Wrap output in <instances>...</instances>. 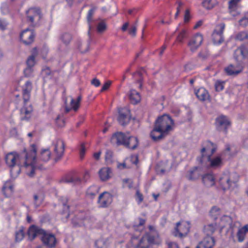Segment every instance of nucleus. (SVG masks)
Returning a JSON list of instances; mask_svg holds the SVG:
<instances>
[{"label":"nucleus","instance_id":"c9c22d12","mask_svg":"<svg viewBox=\"0 0 248 248\" xmlns=\"http://www.w3.org/2000/svg\"><path fill=\"white\" fill-rule=\"evenodd\" d=\"M216 227V223H211L205 226L204 227V232L206 236H211L215 232Z\"/></svg>","mask_w":248,"mask_h":248},{"label":"nucleus","instance_id":"49530a36","mask_svg":"<svg viewBox=\"0 0 248 248\" xmlns=\"http://www.w3.org/2000/svg\"><path fill=\"white\" fill-rule=\"evenodd\" d=\"M65 181L67 183H72L74 184H77L81 182V179L76 176H72L70 178H66Z\"/></svg>","mask_w":248,"mask_h":248},{"label":"nucleus","instance_id":"423d86ee","mask_svg":"<svg viewBox=\"0 0 248 248\" xmlns=\"http://www.w3.org/2000/svg\"><path fill=\"white\" fill-rule=\"evenodd\" d=\"M231 125V122L229 118L224 115H221L217 117L215 122L216 129L224 134H227L228 128Z\"/></svg>","mask_w":248,"mask_h":248},{"label":"nucleus","instance_id":"4be33fe9","mask_svg":"<svg viewBox=\"0 0 248 248\" xmlns=\"http://www.w3.org/2000/svg\"><path fill=\"white\" fill-rule=\"evenodd\" d=\"M19 159V155L16 152H10L6 155L5 160L6 164L10 168L14 167L16 161Z\"/></svg>","mask_w":248,"mask_h":248},{"label":"nucleus","instance_id":"6e6552de","mask_svg":"<svg viewBox=\"0 0 248 248\" xmlns=\"http://www.w3.org/2000/svg\"><path fill=\"white\" fill-rule=\"evenodd\" d=\"M189 224L187 223L181 224L180 222H177L173 234L176 237L182 238L187 235L189 232Z\"/></svg>","mask_w":248,"mask_h":248},{"label":"nucleus","instance_id":"69168bd1","mask_svg":"<svg viewBox=\"0 0 248 248\" xmlns=\"http://www.w3.org/2000/svg\"><path fill=\"white\" fill-rule=\"evenodd\" d=\"M82 0H66L67 4L71 7L75 2L80 3Z\"/></svg>","mask_w":248,"mask_h":248},{"label":"nucleus","instance_id":"7c9ffc66","mask_svg":"<svg viewBox=\"0 0 248 248\" xmlns=\"http://www.w3.org/2000/svg\"><path fill=\"white\" fill-rule=\"evenodd\" d=\"M200 176V172L197 167L189 170V173L186 175L187 178L190 181H195L199 179Z\"/></svg>","mask_w":248,"mask_h":248},{"label":"nucleus","instance_id":"aec40b11","mask_svg":"<svg viewBox=\"0 0 248 248\" xmlns=\"http://www.w3.org/2000/svg\"><path fill=\"white\" fill-rule=\"evenodd\" d=\"M215 244V240L211 236H206L202 241L200 242L196 248H212Z\"/></svg>","mask_w":248,"mask_h":248},{"label":"nucleus","instance_id":"2f4dec72","mask_svg":"<svg viewBox=\"0 0 248 248\" xmlns=\"http://www.w3.org/2000/svg\"><path fill=\"white\" fill-rule=\"evenodd\" d=\"M248 232V225H246L241 228H240L237 232L236 236L239 242H242L245 238L247 233Z\"/></svg>","mask_w":248,"mask_h":248},{"label":"nucleus","instance_id":"393cba45","mask_svg":"<svg viewBox=\"0 0 248 248\" xmlns=\"http://www.w3.org/2000/svg\"><path fill=\"white\" fill-rule=\"evenodd\" d=\"M202 181L203 184L207 187H211L215 185V178L210 173L206 174L202 176Z\"/></svg>","mask_w":248,"mask_h":248},{"label":"nucleus","instance_id":"bb28decb","mask_svg":"<svg viewBox=\"0 0 248 248\" xmlns=\"http://www.w3.org/2000/svg\"><path fill=\"white\" fill-rule=\"evenodd\" d=\"M143 73H146V71L143 67H141L139 71L132 74L133 77L136 79L137 82L139 83V87L140 89L142 86V82L143 80L142 74Z\"/></svg>","mask_w":248,"mask_h":248},{"label":"nucleus","instance_id":"ea45409f","mask_svg":"<svg viewBox=\"0 0 248 248\" xmlns=\"http://www.w3.org/2000/svg\"><path fill=\"white\" fill-rule=\"evenodd\" d=\"M60 39L65 45L67 46L72 40V36L69 33L64 32L61 35Z\"/></svg>","mask_w":248,"mask_h":248},{"label":"nucleus","instance_id":"338daca9","mask_svg":"<svg viewBox=\"0 0 248 248\" xmlns=\"http://www.w3.org/2000/svg\"><path fill=\"white\" fill-rule=\"evenodd\" d=\"M111 84V82L108 81L106 82L103 86L101 92H104L106 90H107L110 86Z\"/></svg>","mask_w":248,"mask_h":248},{"label":"nucleus","instance_id":"ddd939ff","mask_svg":"<svg viewBox=\"0 0 248 248\" xmlns=\"http://www.w3.org/2000/svg\"><path fill=\"white\" fill-rule=\"evenodd\" d=\"M130 113L129 109L126 108L119 109L118 121L121 125L124 126L129 123L130 120Z\"/></svg>","mask_w":248,"mask_h":248},{"label":"nucleus","instance_id":"8fccbe9b","mask_svg":"<svg viewBox=\"0 0 248 248\" xmlns=\"http://www.w3.org/2000/svg\"><path fill=\"white\" fill-rule=\"evenodd\" d=\"M186 37V31L183 30H182L177 37V41L180 43H182L183 39Z\"/></svg>","mask_w":248,"mask_h":248},{"label":"nucleus","instance_id":"052dcab7","mask_svg":"<svg viewBox=\"0 0 248 248\" xmlns=\"http://www.w3.org/2000/svg\"><path fill=\"white\" fill-rule=\"evenodd\" d=\"M240 0H230L229 2V8H236V6Z\"/></svg>","mask_w":248,"mask_h":248},{"label":"nucleus","instance_id":"b1692460","mask_svg":"<svg viewBox=\"0 0 248 248\" xmlns=\"http://www.w3.org/2000/svg\"><path fill=\"white\" fill-rule=\"evenodd\" d=\"M139 145V140L138 138L134 136H128L126 141L124 147L134 150L136 149Z\"/></svg>","mask_w":248,"mask_h":248},{"label":"nucleus","instance_id":"5701e85b","mask_svg":"<svg viewBox=\"0 0 248 248\" xmlns=\"http://www.w3.org/2000/svg\"><path fill=\"white\" fill-rule=\"evenodd\" d=\"M24 103V105L22 108H21L20 112L22 115L21 120L28 121L31 116V114L33 111V108L31 105L29 107L26 106V103Z\"/></svg>","mask_w":248,"mask_h":248},{"label":"nucleus","instance_id":"39448f33","mask_svg":"<svg viewBox=\"0 0 248 248\" xmlns=\"http://www.w3.org/2000/svg\"><path fill=\"white\" fill-rule=\"evenodd\" d=\"M27 22L32 27L39 26L42 18L41 9L38 7H31L26 12Z\"/></svg>","mask_w":248,"mask_h":248},{"label":"nucleus","instance_id":"dca6fc26","mask_svg":"<svg viewBox=\"0 0 248 248\" xmlns=\"http://www.w3.org/2000/svg\"><path fill=\"white\" fill-rule=\"evenodd\" d=\"M203 41L202 36L199 33L195 34L189 41L188 46L192 52L195 51L201 45Z\"/></svg>","mask_w":248,"mask_h":248},{"label":"nucleus","instance_id":"f257e3e1","mask_svg":"<svg viewBox=\"0 0 248 248\" xmlns=\"http://www.w3.org/2000/svg\"><path fill=\"white\" fill-rule=\"evenodd\" d=\"M174 124L173 120L170 116L164 114L157 118L154 124V127L150 133V136L154 141L161 140L172 130L171 125Z\"/></svg>","mask_w":248,"mask_h":248},{"label":"nucleus","instance_id":"473e14b6","mask_svg":"<svg viewBox=\"0 0 248 248\" xmlns=\"http://www.w3.org/2000/svg\"><path fill=\"white\" fill-rule=\"evenodd\" d=\"M196 95L201 101H204L209 98L207 91L203 88H200L196 93Z\"/></svg>","mask_w":248,"mask_h":248},{"label":"nucleus","instance_id":"13d9d810","mask_svg":"<svg viewBox=\"0 0 248 248\" xmlns=\"http://www.w3.org/2000/svg\"><path fill=\"white\" fill-rule=\"evenodd\" d=\"M56 123L58 126L62 127L64 125V121L60 116H58L56 119Z\"/></svg>","mask_w":248,"mask_h":248},{"label":"nucleus","instance_id":"a211bd4d","mask_svg":"<svg viewBox=\"0 0 248 248\" xmlns=\"http://www.w3.org/2000/svg\"><path fill=\"white\" fill-rule=\"evenodd\" d=\"M128 136V135H126L123 132H118L113 135L111 141L118 146L123 145L124 146Z\"/></svg>","mask_w":248,"mask_h":248},{"label":"nucleus","instance_id":"412c9836","mask_svg":"<svg viewBox=\"0 0 248 248\" xmlns=\"http://www.w3.org/2000/svg\"><path fill=\"white\" fill-rule=\"evenodd\" d=\"M238 62L239 63L236 66L230 64L225 68V71L228 75L236 76L242 71L243 68L240 65L241 62Z\"/></svg>","mask_w":248,"mask_h":248},{"label":"nucleus","instance_id":"6ab92c4d","mask_svg":"<svg viewBox=\"0 0 248 248\" xmlns=\"http://www.w3.org/2000/svg\"><path fill=\"white\" fill-rule=\"evenodd\" d=\"M32 89V83L30 80L27 81L22 87V96L25 103H27L30 100Z\"/></svg>","mask_w":248,"mask_h":248},{"label":"nucleus","instance_id":"5fc2aeb1","mask_svg":"<svg viewBox=\"0 0 248 248\" xmlns=\"http://www.w3.org/2000/svg\"><path fill=\"white\" fill-rule=\"evenodd\" d=\"M137 23V21L136 22L135 25L132 26L128 30L129 34L132 36L133 37H135L136 34Z\"/></svg>","mask_w":248,"mask_h":248},{"label":"nucleus","instance_id":"6e6d98bb","mask_svg":"<svg viewBox=\"0 0 248 248\" xmlns=\"http://www.w3.org/2000/svg\"><path fill=\"white\" fill-rule=\"evenodd\" d=\"M113 156V153L110 150L107 151L106 153L105 159L108 163L112 162V158Z\"/></svg>","mask_w":248,"mask_h":248},{"label":"nucleus","instance_id":"9b49d317","mask_svg":"<svg viewBox=\"0 0 248 248\" xmlns=\"http://www.w3.org/2000/svg\"><path fill=\"white\" fill-rule=\"evenodd\" d=\"M205 146L206 147H203L201 150V156L197 157V160L201 164L203 163L204 158L206 157L207 155L204 154L206 150H211V154L209 155H213L217 150V145L209 140L206 141Z\"/></svg>","mask_w":248,"mask_h":248},{"label":"nucleus","instance_id":"0eeeda50","mask_svg":"<svg viewBox=\"0 0 248 248\" xmlns=\"http://www.w3.org/2000/svg\"><path fill=\"white\" fill-rule=\"evenodd\" d=\"M93 219V217L86 215L84 212H81L72 219V223L73 226L75 227H81L92 222Z\"/></svg>","mask_w":248,"mask_h":248},{"label":"nucleus","instance_id":"a19ab883","mask_svg":"<svg viewBox=\"0 0 248 248\" xmlns=\"http://www.w3.org/2000/svg\"><path fill=\"white\" fill-rule=\"evenodd\" d=\"M146 238H147L148 241L151 246L156 244V239L158 237L157 233H152L150 232H146L145 234Z\"/></svg>","mask_w":248,"mask_h":248},{"label":"nucleus","instance_id":"4d7b16f0","mask_svg":"<svg viewBox=\"0 0 248 248\" xmlns=\"http://www.w3.org/2000/svg\"><path fill=\"white\" fill-rule=\"evenodd\" d=\"M136 199L139 204H140L141 202H142L143 200V195L140 192L139 190H136Z\"/></svg>","mask_w":248,"mask_h":248},{"label":"nucleus","instance_id":"a18cd8bd","mask_svg":"<svg viewBox=\"0 0 248 248\" xmlns=\"http://www.w3.org/2000/svg\"><path fill=\"white\" fill-rule=\"evenodd\" d=\"M34 204L35 207L37 208L40 206L43 201V198L40 196L39 195L35 194L33 196Z\"/></svg>","mask_w":248,"mask_h":248},{"label":"nucleus","instance_id":"f704fd0d","mask_svg":"<svg viewBox=\"0 0 248 248\" xmlns=\"http://www.w3.org/2000/svg\"><path fill=\"white\" fill-rule=\"evenodd\" d=\"M217 3V0H203L202 4L204 8L210 10L215 7Z\"/></svg>","mask_w":248,"mask_h":248},{"label":"nucleus","instance_id":"3c124183","mask_svg":"<svg viewBox=\"0 0 248 248\" xmlns=\"http://www.w3.org/2000/svg\"><path fill=\"white\" fill-rule=\"evenodd\" d=\"M239 25L243 27H246L248 24V13H247L246 16L243 17L239 21Z\"/></svg>","mask_w":248,"mask_h":248},{"label":"nucleus","instance_id":"864d4df0","mask_svg":"<svg viewBox=\"0 0 248 248\" xmlns=\"http://www.w3.org/2000/svg\"><path fill=\"white\" fill-rule=\"evenodd\" d=\"M33 70L32 68L27 67L24 70V74L26 77H31L33 76Z\"/></svg>","mask_w":248,"mask_h":248},{"label":"nucleus","instance_id":"79ce46f5","mask_svg":"<svg viewBox=\"0 0 248 248\" xmlns=\"http://www.w3.org/2000/svg\"><path fill=\"white\" fill-rule=\"evenodd\" d=\"M24 228L21 227L19 230L16 232L15 241L16 242L21 241L25 236Z\"/></svg>","mask_w":248,"mask_h":248},{"label":"nucleus","instance_id":"e433bc0d","mask_svg":"<svg viewBox=\"0 0 248 248\" xmlns=\"http://www.w3.org/2000/svg\"><path fill=\"white\" fill-rule=\"evenodd\" d=\"M108 239L101 238L97 240L94 242V246L96 248H108Z\"/></svg>","mask_w":248,"mask_h":248},{"label":"nucleus","instance_id":"37998d69","mask_svg":"<svg viewBox=\"0 0 248 248\" xmlns=\"http://www.w3.org/2000/svg\"><path fill=\"white\" fill-rule=\"evenodd\" d=\"M55 71H51L48 67H46L42 70V75L44 78H51L53 76Z\"/></svg>","mask_w":248,"mask_h":248},{"label":"nucleus","instance_id":"774afa93","mask_svg":"<svg viewBox=\"0 0 248 248\" xmlns=\"http://www.w3.org/2000/svg\"><path fill=\"white\" fill-rule=\"evenodd\" d=\"M190 19V13L188 10H186L185 12L184 21L185 22H187Z\"/></svg>","mask_w":248,"mask_h":248},{"label":"nucleus","instance_id":"c756f323","mask_svg":"<svg viewBox=\"0 0 248 248\" xmlns=\"http://www.w3.org/2000/svg\"><path fill=\"white\" fill-rule=\"evenodd\" d=\"M13 186L10 182H6L3 185L2 191L5 197H10L13 192Z\"/></svg>","mask_w":248,"mask_h":248},{"label":"nucleus","instance_id":"c85d7f7f","mask_svg":"<svg viewBox=\"0 0 248 248\" xmlns=\"http://www.w3.org/2000/svg\"><path fill=\"white\" fill-rule=\"evenodd\" d=\"M111 170L109 168H103L99 171V175L100 179L103 181H105L110 178V173Z\"/></svg>","mask_w":248,"mask_h":248},{"label":"nucleus","instance_id":"0e129e2a","mask_svg":"<svg viewBox=\"0 0 248 248\" xmlns=\"http://www.w3.org/2000/svg\"><path fill=\"white\" fill-rule=\"evenodd\" d=\"M85 150H86V149H85V144L82 143L81 144L80 148V155L81 158H82L83 157L85 153Z\"/></svg>","mask_w":248,"mask_h":248},{"label":"nucleus","instance_id":"de8ad7c7","mask_svg":"<svg viewBox=\"0 0 248 248\" xmlns=\"http://www.w3.org/2000/svg\"><path fill=\"white\" fill-rule=\"evenodd\" d=\"M248 37V34L245 31H241L237 33L235 36V39L243 41Z\"/></svg>","mask_w":248,"mask_h":248},{"label":"nucleus","instance_id":"f3484780","mask_svg":"<svg viewBox=\"0 0 248 248\" xmlns=\"http://www.w3.org/2000/svg\"><path fill=\"white\" fill-rule=\"evenodd\" d=\"M64 143L62 140H58L55 144L54 152L56 157L54 158L55 162L59 161L63 155L64 152Z\"/></svg>","mask_w":248,"mask_h":248},{"label":"nucleus","instance_id":"a878e982","mask_svg":"<svg viewBox=\"0 0 248 248\" xmlns=\"http://www.w3.org/2000/svg\"><path fill=\"white\" fill-rule=\"evenodd\" d=\"M212 155H207L206 160L210 162V166L212 168H217L221 166L222 164V159L219 156H217L214 158L212 159L211 156Z\"/></svg>","mask_w":248,"mask_h":248},{"label":"nucleus","instance_id":"09e8293b","mask_svg":"<svg viewBox=\"0 0 248 248\" xmlns=\"http://www.w3.org/2000/svg\"><path fill=\"white\" fill-rule=\"evenodd\" d=\"M27 67L32 68L35 64V56L31 55L30 56L26 62Z\"/></svg>","mask_w":248,"mask_h":248},{"label":"nucleus","instance_id":"e2e57ef3","mask_svg":"<svg viewBox=\"0 0 248 248\" xmlns=\"http://www.w3.org/2000/svg\"><path fill=\"white\" fill-rule=\"evenodd\" d=\"M229 12H230V14L232 16L236 17L240 15V13L236 10L237 8H229Z\"/></svg>","mask_w":248,"mask_h":248},{"label":"nucleus","instance_id":"2eb2a0df","mask_svg":"<svg viewBox=\"0 0 248 248\" xmlns=\"http://www.w3.org/2000/svg\"><path fill=\"white\" fill-rule=\"evenodd\" d=\"M112 200V195L105 191L99 195L98 202L100 207L105 208L108 207L111 204Z\"/></svg>","mask_w":248,"mask_h":248},{"label":"nucleus","instance_id":"603ef678","mask_svg":"<svg viewBox=\"0 0 248 248\" xmlns=\"http://www.w3.org/2000/svg\"><path fill=\"white\" fill-rule=\"evenodd\" d=\"M165 244L167 245V248H179L178 244L174 242L167 240Z\"/></svg>","mask_w":248,"mask_h":248},{"label":"nucleus","instance_id":"72a5a7b5","mask_svg":"<svg viewBox=\"0 0 248 248\" xmlns=\"http://www.w3.org/2000/svg\"><path fill=\"white\" fill-rule=\"evenodd\" d=\"M129 99L131 103L137 104L140 101V96L137 91L131 90L129 94Z\"/></svg>","mask_w":248,"mask_h":248},{"label":"nucleus","instance_id":"58836bf2","mask_svg":"<svg viewBox=\"0 0 248 248\" xmlns=\"http://www.w3.org/2000/svg\"><path fill=\"white\" fill-rule=\"evenodd\" d=\"M90 38L89 40L85 42H78V47L79 51L81 53H85L86 52L89 48V46H90Z\"/></svg>","mask_w":248,"mask_h":248},{"label":"nucleus","instance_id":"9d476101","mask_svg":"<svg viewBox=\"0 0 248 248\" xmlns=\"http://www.w3.org/2000/svg\"><path fill=\"white\" fill-rule=\"evenodd\" d=\"M131 243L134 248H152L145 235L140 239L136 236L132 237Z\"/></svg>","mask_w":248,"mask_h":248},{"label":"nucleus","instance_id":"cd10ccee","mask_svg":"<svg viewBox=\"0 0 248 248\" xmlns=\"http://www.w3.org/2000/svg\"><path fill=\"white\" fill-rule=\"evenodd\" d=\"M60 201L63 208L62 214L63 215L65 214V217L68 218L69 216L70 207V205L68 203V200L66 197H62L61 198Z\"/></svg>","mask_w":248,"mask_h":248},{"label":"nucleus","instance_id":"1a4fd4ad","mask_svg":"<svg viewBox=\"0 0 248 248\" xmlns=\"http://www.w3.org/2000/svg\"><path fill=\"white\" fill-rule=\"evenodd\" d=\"M225 25L222 23L218 25L212 34L213 41L215 44H220L224 41L223 33Z\"/></svg>","mask_w":248,"mask_h":248},{"label":"nucleus","instance_id":"bf43d9fd","mask_svg":"<svg viewBox=\"0 0 248 248\" xmlns=\"http://www.w3.org/2000/svg\"><path fill=\"white\" fill-rule=\"evenodd\" d=\"M106 29V25L104 22H100L97 26V31L99 32L104 31Z\"/></svg>","mask_w":248,"mask_h":248},{"label":"nucleus","instance_id":"4468645a","mask_svg":"<svg viewBox=\"0 0 248 248\" xmlns=\"http://www.w3.org/2000/svg\"><path fill=\"white\" fill-rule=\"evenodd\" d=\"M69 98H70V107H69L67 105V97H65L64 99L65 111L66 113L69 112L72 109H73L75 111H77L79 107L80 103L81 100V95L78 96L76 100L74 99L71 96H69Z\"/></svg>","mask_w":248,"mask_h":248},{"label":"nucleus","instance_id":"c03bdc74","mask_svg":"<svg viewBox=\"0 0 248 248\" xmlns=\"http://www.w3.org/2000/svg\"><path fill=\"white\" fill-rule=\"evenodd\" d=\"M93 13H94V10L93 9H90L88 12L87 17V21H88V22L89 24V31H88L89 35H90V31L91 30V22L92 21V18L93 16Z\"/></svg>","mask_w":248,"mask_h":248},{"label":"nucleus","instance_id":"4c0bfd02","mask_svg":"<svg viewBox=\"0 0 248 248\" xmlns=\"http://www.w3.org/2000/svg\"><path fill=\"white\" fill-rule=\"evenodd\" d=\"M51 153L49 149L43 150L39 156V159L43 162H47L50 158Z\"/></svg>","mask_w":248,"mask_h":248},{"label":"nucleus","instance_id":"20e7f679","mask_svg":"<svg viewBox=\"0 0 248 248\" xmlns=\"http://www.w3.org/2000/svg\"><path fill=\"white\" fill-rule=\"evenodd\" d=\"M239 176L235 172L224 173L218 179V183L221 188L225 190L233 189L236 186V183L238 181Z\"/></svg>","mask_w":248,"mask_h":248},{"label":"nucleus","instance_id":"7ed1b4c3","mask_svg":"<svg viewBox=\"0 0 248 248\" xmlns=\"http://www.w3.org/2000/svg\"><path fill=\"white\" fill-rule=\"evenodd\" d=\"M37 147L35 144H32L31 146L30 151L27 152L25 149L22 155L25 158L24 166L30 170V172L27 171V174L30 177L34 176L35 170L37 169L41 170L42 166L39 165L36 158Z\"/></svg>","mask_w":248,"mask_h":248},{"label":"nucleus","instance_id":"f03ea898","mask_svg":"<svg viewBox=\"0 0 248 248\" xmlns=\"http://www.w3.org/2000/svg\"><path fill=\"white\" fill-rule=\"evenodd\" d=\"M27 235L28 240L31 241L37 236H41V240L45 246L49 248H53L56 246V239L55 235L36 225H32L29 228Z\"/></svg>","mask_w":248,"mask_h":248},{"label":"nucleus","instance_id":"680f3d73","mask_svg":"<svg viewBox=\"0 0 248 248\" xmlns=\"http://www.w3.org/2000/svg\"><path fill=\"white\" fill-rule=\"evenodd\" d=\"M224 88L223 82L220 81H217L215 83L216 90L217 92L223 90Z\"/></svg>","mask_w":248,"mask_h":248},{"label":"nucleus","instance_id":"f8f14e48","mask_svg":"<svg viewBox=\"0 0 248 248\" xmlns=\"http://www.w3.org/2000/svg\"><path fill=\"white\" fill-rule=\"evenodd\" d=\"M35 36L33 30L26 29L20 34V39L23 43L26 45H30L33 43Z\"/></svg>","mask_w":248,"mask_h":248}]
</instances>
